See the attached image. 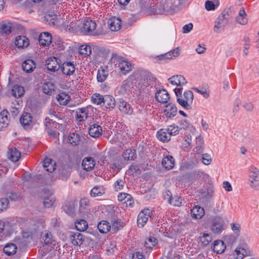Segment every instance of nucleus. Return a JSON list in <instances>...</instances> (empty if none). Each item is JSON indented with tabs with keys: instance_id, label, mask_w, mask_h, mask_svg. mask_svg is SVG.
Listing matches in <instances>:
<instances>
[{
	"instance_id": "obj_1",
	"label": "nucleus",
	"mask_w": 259,
	"mask_h": 259,
	"mask_svg": "<svg viewBox=\"0 0 259 259\" xmlns=\"http://www.w3.org/2000/svg\"><path fill=\"white\" fill-rule=\"evenodd\" d=\"M183 88H176L174 91L177 97L178 103L186 109H190L194 99L193 93L190 90L184 92L182 95Z\"/></svg>"
},
{
	"instance_id": "obj_2",
	"label": "nucleus",
	"mask_w": 259,
	"mask_h": 259,
	"mask_svg": "<svg viewBox=\"0 0 259 259\" xmlns=\"http://www.w3.org/2000/svg\"><path fill=\"white\" fill-rule=\"evenodd\" d=\"M80 31L84 34L93 36H97L102 33V31L97 28L95 21L90 19L83 21Z\"/></svg>"
},
{
	"instance_id": "obj_3",
	"label": "nucleus",
	"mask_w": 259,
	"mask_h": 259,
	"mask_svg": "<svg viewBox=\"0 0 259 259\" xmlns=\"http://www.w3.org/2000/svg\"><path fill=\"white\" fill-rule=\"evenodd\" d=\"M111 62L122 74H125L132 70V64L123 57L114 56L111 59Z\"/></svg>"
},
{
	"instance_id": "obj_4",
	"label": "nucleus",
	"mask_w": 259,
	"mask_h": 259,
	"mask_svg": "<svg viewBox=\"0 0 259 259\" xmlns=\"http://www.w3.org/2000/svg\"><path fill=\"white\" fill-rule=\"evenodd\" d=\"M229 22V15L228 13H222L217 18L213 27V30L216 33L223 31L225 26Z\"/></svg>"
},
{
	"instance_id": "obj_5",
	"label": "nucleus",
	"mask_w": 259,
	"mask_h": 259,
	"mask_svg": "<svg viewBox=\"0 0 259 259\" xmlns=\"http://www.w3.org/2000/svg\"><path fill=\"white\" fill-rule=\"evenodd\" d=\"M248 184L253 189H257L259 187V169L254 166L249 168Z\"/></svg>"
},
{
	"instance_id": "obj_6",
	"label": "nucleus",
	"mask_w": 259,
	"mask_h": 259,
	"mask_svg": "<svg viewBox=\"0 0 259 259\" xmlns=\"http://www.w3.org/2000/svg\"><path fill=\"white\" fill-rule=\"evenodd\" d=\"M151 217V210L148 208L141 210L137 218V225L139 227L142 228L146 224L149 219Z\"/></svg>"
},
{
	"instance_id": "obj_7",
	"label": "nucleus",
	"mask_w": 259,
	"mask_h": 259,
	"mask_svg": "<svg viewBox=\"0 0 259 259\" xmlns=\"http://www.w3.org/2000/svg\"><path fill=\"white\" fill-rule=\"evenodd\" d=\"M60 60L56 57H50L46 61L47 69L52 72L57 71L60 67Z\"/></svg>"
},
{
	"instance_id": "obj_8",
	"label": "nucleus",
	"mask_w": 259,
	"mask_h": 259,
	"mask_svg": "<svg viewBox=\"0 0 259 259\" xmlns=\"http://www.w3.org/2000/svg\"><path fill=\"white\" fill-rule=\"evenodd\" d=\"M168 81L171 84L182 88V86L187 84V81L185 78L181 75L172 76L168 79Z\"/></svg>"
},
{
	"instance_id": "obj_9",
	"label": "nucleus",
	"mask_w": 259,
	"mask_h": 259,
	"mask_svg": "<svg viewBox=\"0 0 259 259\" xmlns=\"http://www.w3.org/2000/svg\"><path fill=\"white\" fill-rule=\"evenodd\" d=\"M177 108L176 105L169 103L165 105L164 114L167 118H171L177 115Z\"/></svg>"
},
{
	"instance_id": "obj_10",
	"label": "nucleus",
	"mask_w": 259,
	"mask_h": 259,
	"mask_svg": "<svg viewBox=\"0 0 259 259\" xmlns=\"http://www.w3.org/2000/svg\"><path fill=\"white\" fill-rule=\"evenodd\" d=\"M155 99L158 102L166 103L169 99V96L165 89H160L155 93Z\"/></svg>"
},
{
	"instance_id": "obj_11",
	"label": "nucleus",
	"mask_w": 259,
	"mask_h": 259,
	"mask_svg": "<svg viewBox=\"0 0 259 259\" xmlns=\"http://www.w3.org/2000/svg\"><path fill=\"white\" fill-rule=\"evenodd\" d=\"M61 70L64 74L70 76L75 72V65L71 62H65L61 66Z\"/></svg>"
},
{
	"instance_id": "obj_12",
	"label": "nucleus",
	"mask_w": 259,
	"mask_h": 259,
	"mask_svg": "<svg viewBox=\"0 0 259 259\" xmlns=\"http://www.w3.org/2000/svg\"><path fill=\"white\" fill-rule=\"evenodd\" d=\"M119 110L126 114L131 115L133 112V109L130 104L123 100H120L118 102Z\"/></svg>"
},
{
	"instance_id": "obj_13",
	"label": "nucleus",
	"mask_w": 259,
	"mask_h": 259,
	"mask_svg": "<svg viewBox=\"0 0 259 259\" xmlns=\"http://www.w3.org/2000/svg\"><path fill=\"white\" fill-rule=\"evenodd\" d=\"M108 23L109 27L111 31H118L120 29L121 26V19L115 17L109 19Z\"/></svg>"
},
{
	"instance_id": "obj_14",
	"label": "nucleus",
	"mask_w": 259,
	"mask_h": 259,
	"mask_svg": "<svg viewBox=\"0 0 259 259\" xmlns=\"http://www.w3.org/2000/svg\"><path fill=\"white\" fill-rule=\"evenodd\" d=\"M236 22L240 25H244L248 23L247 14L244 8L242 7L239 11L238 14L235 18Z\"/></svg>"
},
{
	"instance_id": "obj_15",
	"label": "nucleus",
	"mask_w": 259,
	"mask_h": 259,
	"mask_svg": "<svg viewBox=\"0 0 259 259\" xmlns=\"http://www.w3.org/2000/svg\"><path fill=\"white\" fill-rule=\"evenodd\" d=\"M118 200L125 203L126 206H133L134 204V199L132 196L125 193H120L118 195Z\"/></svg>"
},
{
	"instance_id": "obj_16",
	"label": "nucleus",
	"mask_w": 259,
	"mask_h": 259,
	"mask_svg": "<svg viewBox=\"0 0 259 259\" xmlns=\"http://www.w3.org/2000/svg\"><path fill=\"white\" fill-rule=\"evenodd\" d=\"M89 108L83 107L79 108L76 111V119L78 121H84L89 117Z\"/></svg>"
},
{
	"instance_id": "obj_17",
	"label": "nucleus",
	"mask_w": 259,
	"mask_h": 259,
	"mask_svg": "<svg viewBox=\"0 0 259 259\" xmlns=\"http://www.w3.org/2000/svg\"><path fill=\"white\" fill-rule=\"evenodd\" d=\"M45 125L47 130L48 133L52 135L54 132V129L57 128V126L59 125L60 123L53 121V119H50L49 117H46L44 121Z\"/></svg>"
},
{
	"instance_id": "obj_18",
	"label": "nucleus",
	"mask_w": 259,
	"mask_h": 259,
	"mask_svg": "<svg viewBox=\"0 0 259 259\" xmlns=\"http://www.w3.org/2000/svg\"><path fill=\"white\" fill-rule=\"evenodd\" d=\"M9 113L4 110L0 113V130L6 128L9 124L10 119L8 117Z\"/></svg>"
},
{
	"instance_id": "obj_19",
	"label": "nucleus",
	"mask_w": 259,
	"mask_h": 259,
	"mask_svg": "<svg viewBox=\"0 0 259 259\" xmlns=\"http://www.w3.org/2000/svg\"><path fill=\"white\" fill-rule=\"evenodd\" d=\"M38 40L41 46H49L52 41V35L47 32L41 33L39 35Z\"/></svg>"
},
{
	"instance_id": "obj_20",
	"label": "nucleus",
	"mask_w": 259,
	"mask_h": 259,
	"mask_svg": "<svg viewBox=\"0 0 259 259\" xmlns=\"http://www.w3.org/2000/svg\"><path fill=\"white\" fill-rule=\"evenodd\" d=\"M102 132V127L97 124H93L91 125L89 130V135L93 138L99 137L101 136Z\"/></svg>"
},
{
	"instance_id": "obj_21",
	"label": "nucleus",
	"mask_w": 259,
	"mask_h": 259,
	"mask_svg": "<svg viewBox=\"0 0 259 259\" xmlns=\"http://www.w3.org/2000/svg\"><path fill=\"white\" fill-rule=\"evenodd\" d=\"M211 248L213 251L217 253L221 254L225 251L226 246V244H224V241L218 240H215L213 242Z\"/></svg>"
},
{
	"instance_id": "obj_22",
	"label": "nucleus",
	"mask_w": 259,
	"mask_h": 259,
	"mask_svg": "<svg viewBox=\"0 0 259 259\" xmlns=\"http://www.w3.org/2000/svg\"><path fill=\"white\" fill-rule=\"evenodd\" d=\"M246 245L237 247L233 252V256L236 259H243L247 255Z\"/></svg>"
},
{
	"instance_id": "obj_23",
	"label": "nucleus",
	"mask_w": 259,
	"mask_h": 259,
	"mask_svg": "<svg viewBox=\"0 0 259 259\" xmlns=\"http://www.w3.org/2000/svg\"><path fill=\"white\" fill-rule=\"evenodd\" d=\"M15 44L18 48H26L29 44V41L25 36H18L16 38Z\"/></svg>"
},
{
	"instance_id": "obj_24",
	"label": "nucleus",
	"mask_w": 259,
	"mask_h": 259,
	"mask_svg": "<svg viewBox=\"0 0 259 259\" xmlns=\"http://www.w3.org/2000/svg\"><path fill=\"white\" fill-rule=\"evenodd\" d=\"M23 70L26 73L31 72L36 67L35 63L31 59H27L22 64Z\"/></svg>"
},
{
	"instance_id": "obj_25",
	"label": "nucleus",
	"mask_w": 259,
	"mask_h": 259,
	"mask_svg": "<svg viewBox=\"0 0 259 259\" xmlns=\"http://www.w3.org/2000/svg\"><path fill=\"white\" fill-rule=\"evenodd\" d=\"M95 165V161L92 157H85L82 162V166L87 171H90L94 168Z\"/></svg>"
},
{
	"instance_id": "obj_26",
	"label": "nucleus",
	"mask_w": 259,
	"mask_h": 259,
	"mask_svg": "<svg viewBox=\"0 0 259 259\" xmlns=\"http://www.w3.org/2000/svg\"><path fill=\"white\" fill-rule=\"evenodd\" d=\"M191 216L195 219H200L204 215V209L199 206H195L191 210Z\"/></svg>"
},
{
	"instance_id": "obj_27",
	"label": "nucleus",
	"mask_w": 259,
	"mask_h": 259,
	"mask_svg": "<svg viewBox=\"0 0 259 259\" xmlns=\"http://www.w3.org/2000/svg\"><path fill=\"white\" fill-rule=\"evenodd\" d=\"M175 164V159L172 156L167 155L164 157L162 161V166L166 169L170 170L172 169Z\"/></svg>"
},
{
	"instance_id": "obj_28",
	"label": "nucleus",
	"mask_w": 259,
	"mask_h": 259,
	"mask_svg": "<svg viewBox=\"0 0 259 259\" xmlns=\"http://www.w3.org/2000/svg\"><path fill=\"white\" fill-rule=\"evenodd\" d=\"M20 121L25 128H28L32 123V116L30 113H24L22 115Z\"/></svg>"
},
{
	"instance_id": "obj_29",
	"label": "nucleus",
	"mask_w": 259,
	"mask_h": 259,
	"mask_svg": "<svg viewBox=\"0 0 259 259\" xmlns=\"http://www.w3.org/2000/svg\"><path fill=\"white\" fill-rule=\"evenodd\" d=\"M166 193L167 194V197L166 198L165 196V198L168 199V202L173 205L174 206H180L182 204V199L177 196H175L173 197H171V196H170L169 194H170V191H166Z\"/></svg>"
},
{
	"instance_id": "obj_30",
	"label": "nucleus",
	"mask_w": 259,
	"mask_h": 259,
	"mask_svg": "<svg viewBox=\"0 0 259 259\" xmlns=\"http://www.w3.org/2000/svg\"><path fill=\"white\" fill-rule=\"evenodd\" d=\"M105 193V189L103 186H96L90 191V195L93 197L102 196Z\"/></svg>"
},
{
	"instance_id": "obj_31",
	"label": "nucleus",
	"mask_w": 259,
	"mask_h": 259,
	"mask_svg": "<svg viewBox=\"0 0 259 259\" xmlns=\"http://www.w3.org/2000/svg\"><path fill=\"white\" fill-rule=\"evenodd\" d=\"M43 166L46 170L50 172H53L56 169L55 162L52 159L49 158L45 159L43 162Z\"/></svg>"
},
{
	"instance_id": "obj_32",
	"label": "nucleus",
	"mask_w": 259,
	"mask_h": 259,
	"mask_svg": "<svg viewBox=\"0 0 259 259\" xmlns=\"http://www.w3.org/2000/svg\"><path fill=\"white\" fill-rule=\"evenodd\" d=\"M122 156L125 160H133L136 158V150L128 148L124 151Z\"/></svg>"
},
{
	"instance_id": "obj_33",
	"label": "nucleus",
	"mask_w": 259,
	"mask_h": 259,
	"mask_svg": "<svg viewBox=\"0 0 259 259\" xmlns=\"http://www.w3.org/2000/svg\"><path fill=\"white\" fill-rule=\"evenodd\" d=\"M20 156L21 153L16 148L11 149L8 152V158L13 162L18 161Z\"/></svg>"
},
{
	"instance_id": "obj_34",
	"label": "nucleus",
	"mask_w": 259,
	"mask_h": 259,
	"mask_svg": "<svg viewBox=\"0 0 259 259\" xmlns=\"http://www.w3.org/2000/svg\"><path fill=\"white\" fill-rule=\"evenodd\" d=\"M157 138L158 140L163 142H168L170 138L166 129H160L157 132Z\"/></svg>"
},
{
	"instance_id": "obj_35",
	"label": "nucleus",
	"mask_w": 259,
	"mask_h": 259,
	"mask_svg": "<svg viewBox=\"0 0 259 259\" xmlns=\"http://www.w3.org/2000/svg\"><path fill=\"white\" fill-rule=\"evenodd\" d=\"M99 231L101 233H107L111 231V224L107 221H101L98 225Z\"/></svg>"
},
{
	"instance_id": "obj_36",
	"label": "nucleus",
	"mask_w": 259,
	"mask_h": 259,
	"mask_svg": "<svg viewBox=\"0 0 259 259\" xmlns=\"http://www.w3.org/2000/svg\"><path fill=\"white\" fill-rule=\"evenodd\" d=\"M56 98L59 104L62 105H66L70 100V96L65 92L60 93Z\"/></svg>"
},
{
	"instance_id": "obj_37",
	"label": "nucleus",
	"mask_w": 259,
	"mask_h": 259,
	"mask_svg": "<svg viewBox=\"0 0 259 259\" xmlns=\"http://www.w3.org/2000/svg\"><path fill=\"white\" fill-rule=\"evenodd\" d=\"M17 250V246L14 243H8L4 247V252L7 255L14 254Z\"/></svg>"
},
{
	"instance_id": "obj_38",
	"label": "nucleus",
	"mask_w": 259,
	"mask_h": 259,
	"mask_svg": "<svg viewBox=\"0 0 259 259\" xmlns=\"http://www.w3.org/2000/svg\"><path fill=\"white\" fill-rule=\"evenodd\" d=\"M103 105L107 109L113 108L115 106V101L113 96L110 95L104 96Z\"/></svg>"
},
{
	"instance_id": "obj_39",
	"label": "nucleus",
	"mask_w": 259,
	"mask_h": 259,
	"mask_svg": "<svg viewBox=\"0 0 259 259\" xmlns=\"http://www.w3.org/2000/svg\"><path fill=\"white\" fill-rule=\"evenodd\" d=\"M55 85L54 83L47 82L45 83L42 86L43 92L48 95H52L55 90Z\"/></svg>"
},
{
	"instance_id": "obj_40",
	"label": "nucleus",
	"mask_w": 259,
	"mask_h": 259,
	"mask_svg": "<svg viewBox=\"0 0 259 259\" xmlns=\"http://www.w3.org/2000/svg\"><path fill=\"white\" fill-rule=\"evenodd\" d=\"M80 140V136L78 133H71L68 137V142L72 146L79 144Z\"/></svg>"
},
{
	"instance_id": "obj_41",
	"label": "nucleus",
	"mask_w": 259,
	"mask_h": 259,
	"mask_svg": "<svg viewBox=\"0 0 259 259\" xmlns=\"http://www.w3.org/2000/svg\"><path fill=\"white\" fill-rule=\"evenodd\" d=\"M71 240L74 245L79 246L83 242V235L80 233H72Z\"/></svg>"
},
{
	"instance_id": "obj_42",
	"label": "nucleus",
	"mask_w": 259,
	"mask_h": 259,
	"mask_svg": "<svg viewBox=\"0 0 259 259\" xmlns=\"http://www.w3.org/2000/svg\"><path fill=\"white\" fill-rule=\"evenodd\" d=\"M12 25L9 22H3L0 26V34L7 35L11 33Z\"/></svg>"
},
{
	"instance_id": "obj_43",
	"label": "nucleus",
	"mask_w": 259,
	"mask_h": 259,
	"mask_svg": "<svg viewBox=\"0 0 259 259\" xmlns=\"http://www.w3.org/2000/svg\"><path fill=\"white\" fill-rule=\"evenodd\" d=\"M212 240V236L210 234L203 233L199 238V240L201 245L203 246L207 245Z\"/></svg>"
},
{
	"instance_id": "obj_44",
	"label": "nucleus",
	"mask_w": 259,
	"mask_h": 259,
	"mask_svg": "<svg viewBox=\"0 0 259 259\" xmlns=\"http://www.w3.org/2000/svg\"><path fill=\"white\" fill-rule=\"evenodd\" d=\"M157 244V239L154 237H150L145 242L144 247L147 251H151L153 246Z\"/></svg>"
},
{
	"instance_id": "obj_45",
	"label": "nucleus",
	"mask_w": 259,
	"mask_h": 259,
	"mask_svg": "<svg viewBox=\"0 0 259 259\" xmlns=\"http://www.w3.org/2000/svg\"><path fill=\"white\" fill-rule=\"evenodd\" d=\"M49 114L52 117H55V118L58 119L59 121L64 122L67 119L66 116L64 113L57 112L54 110H50L49 111Z\"/></svg>"
},
{
	"instance_id": "obj_46",
	"label": "nucleus",
	"mask_w": 259,
	"mask_h": 259,
	"mask_svg": "<svg viewBox=\"0 0 259 259\" xmlns=\"http://www.w3.org/2000/svg\"><path fill=\"white\" fill-rule=\"evenodd\" d=\"M104 100V96L98 93H95L91 97V101L93 103L98 105H103Z\"/></svg>"
},
{
	"instance_id": "obj_47",
	"label": "nucleus",
	"mask_w": 259,
	"mask_h": 259,
	"mask_svg": "<svg viewBox=\"0 0 259 259\" xmlns=\"http://www.w3.org/2000/svg\"><path fill=\"white\" fill-rule=\"evenodd\" d=\"M24 93V88L18 85H14L12 89V95L16 98L21 97Z\"/></svg>"
},
{
	"instance_id": "obj_48",
	"label": "nucleus",
	"mask_w": 259,
	"mask_h": 259,
	"mask_svg": "<svg viewBox=\"0 0 259 259\" xmlns=\"http://www.w3.org/2000/svg\"><path fill=\"white\" fill-rule=\"evenodd\" d=\"M42 240L46 245L53 244L55 245L56 242L53 239L52 234L50 232H46L43 236L42 237Z\"/></svg>"
},
{
	"instance_id": "obj_49",
	"label": "nucleus",
	"mask_w": 259,
	"mask_h": 259,
	"mask_svg": "<svg viewBox=\"0 0 259 259\" xmlns=\"http://www.w3.org/2000/svg\"><path fill=\"white\" fill-rule=\"evenodd\" d=\"M75 226L78 231L82 232L87 229L88 227V224L84 220L80 219L79 220H77L75 222Z\"/></svg>"
},
{
	"instance_id": "obj_50",
	"label": "nucleus",
	"mask_w": 259,
	"mask_h": 259,
	"mask_svg": "<svg viewBox=\"0 0 259 259\" xmlns=\"http://www.w3.org/2000/svg\"><path fill=\"white\" fill-rule=\"evenodd\" d=\"M108 74L107 72L105 69L102 67H100L98 70L97 76L98 81L101 82L104 81L106 79Z\"/></svg>"
},
{
	"instance_id": "obj_51",
	"label": "nucleus",
	"mask_w": 259,
	"mask_h": 259,
	"mask_svg": "<svg viewBox=\"0 0 259 259\" xmlns=\"http://www.w3.org/2000/svg\"><path fill=\"white\" fill-rule=\"evenodd\" d=\"M180 55V49L179 48H177L172 50L169 51L168 52L165 53V56L166 59L167 60H169L170 59H173L177 57Z\"/></svg>"
},
{
	"instance_id": "obj_52",
	"label": "nucleus",
	"mask_w": 259,
	"mask_h": 259,
	"mask_svg": "<svg viewBox=\"0 0 259 259\" xmlns=\"http://www.w3.org/2000/svg\"><path fill=\"white\" fill-rule=\"evenodd\" d=\"M65 212L69 215L74 214L75 211V204L73 202H67L63 206Z\"/></svg>"
},
{
	"instance_id": "obj_53",
	"label": "nucleus",
	"mask_w": 259,
	"mask_h": 259,
	"mask_svg": "<svg viewBox=\"0 0 259 259\" xmlns=\"http://www.w3.org/2000/svg\"><path fill=\"white\" fill-rule=\"evenodd\" d=\"M164 254L168 259H181L179 254H177L170 248L165 249Z\"/></svg>"
},
{
	"instance_id": "obj_54",
	"label": "nucleus",
	"mask_w": 259,
	"mask_h": 259,
	"mask_svg": "<svg viewBox=\"0 0 259 259\" xmlns=\"http://www.w3.org/2000/svg\"><path fill=\"white\" fill-rule=\"evenodd\" d=\"M196 151L197 153H201L203 151L204 143L202 138L198 136L196 138Z\"/></svg>"
},
{
	"instance_id": "obj_55",
	"label": "nucleus",
	"mask_w": 259,
	"mask_h": 259,
	"mask_svg": "<svg viewBox=\"0 0 259 259\" xmlns=\"http://www.w3.org/2000/svg\"><path fill=\"white\" fill-rule=\"evenodd\" d=\"M91 47L87 45H82L79 48V53L81 55L89 56L91 54Z\"/></svg>"
},
{
	"instance_id": "obj_56",
	"label": "nucleus",
	"mask_w": 259,
	"mask_h": 259,
	"mask_svg": "<svg viewBox=\"0 0 259 259\" xmlns=\"http://www.w3.org/2000/svg\"><path fill=\"white\" fill-rule=\"evenodd\" d=\"M121 224V222L119 220H113L111 225V232L112 233L117 232L122 227Z\"/></svg>"
},
{
	"instance_id": "obj_57",
	"label": "nucleus",
	"mask_w": 259,
	"mask_h": 259,
	"mask_svg": "<svg viewBox=\"0 0 259 259\" xmlns=\"http://www.w3.org/2000/svg\"><path fill=\"white\" fill-rule=\"evenodd\" d=\"M166 130L168 133L169 137H170L171 136H175L178 134L180 128L176 124H172L169 125Z\"/></svg>"
},
{
	"instance_id": "obj_58",
	"label": "nucleus",
	"mask_w": 259,
	"mask_h": 259,
	"mask_svg": "<svg viewBox=\"0 0 259 259\" xmlns=\"http://www.w3.org/2000/svg\"><path fill=\"white\" fill-rule=\"evenodd\" d=\"M55 201V199L53 196L44 199L43 201L44 205L46 207H50L53 206Z\"/></svg>"
},
{
	"instance_id": "obj_59",
	"label": "nucleus",
	"mask_w": 259,
	"mask_h": 259,
	"mask_svg": "<svg viewBox=\"0 0 259 259\" xmlns=\"http://www.w3.org/2000/svg\"><path fill=\"white\" fill-rule=\"evenodd\" d=\"M15 102H16V103H13L10 107V111L12 113V116H14L17 115L19 112V109L20 105L18 101H16Z\"/></svg>"
},
{
	"instance_id": "obj_60",
	"label": "nucleus",
	"mask_w": 259,
	"mask_h": 259,
	"mask_svg": "<svg viewBox=\"0 0 259 259\" xmlns=\"http://www.w3.org/2000/svg\"><path fill=\"white\" fill-rule=\"evenodd\" d=\"M9 205V200L7 198L0 199V213L6 210Z\"/></svg>"
},
{
	"instance_id": "obj_61",
	"label": "nucleus",
	"mask_w": 259,
	"mask_h": 259,
	"mask_svg": "<svg viewBox=\"0 0 259 259\" xmlns=\"http://www.w3.org/2000/svg\"><path fill=\"white\" fill-rule=\"evenodd\" d=\"M211 229L214 233H219L223 230V226L221 224L215 222L212 224Z\"/></svg>"
},
{
	"instance_id": "obj_62",
	"label": "nucleus",
	"mask_w": 259,
	"mask_h": 259,
	"mask_svg": "<svg viewBox=\"0 0 259 259\" xmlns=\"http://www.w3.org/2000/svg\"><path fill=\"white\" fill-rule=\"evenodd\" d=\"M184 138L185 140L183 143V147L185 150H187L190 147L192 141L191 136L186 135Z\"/></svg>"
},
{
	"instance_id": "obj_63",
	"label": "nucleus",
	"mask_w": 259,
	"mask_h": 259,
	"mask_svg": "<svg viewBox=\"0 0 259 259\" xmlns=\"http://www.w3.org/2000/svg\"><path fill=\"white\" fill-rule=\"evenodd\" d=\"M201 161L204 164L207 165L210 164L212 159L209 154L205 153L202 155Z\"/></svg>"
},
{
	"instance_id": "obj_64",
	"label": "nucleus",
	"mask_w": 259,
	"mask_h": 259,
	"mask_svg": "<svg viewBox=\"0 0 259 259\" xmlns=\"http://www.w3.org/2000/svg\"><path fill=\"white\" fill-rule=\"evenodd\" d=\"M124 181L122 180H117L114 184V187L116 191L121 190L124 186Z\"/></svg>"
}]
</instances>
